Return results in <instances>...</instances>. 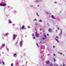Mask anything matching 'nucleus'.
<instances>
[{
  "mask_svg": "<svg viewBox=\"0 0 66 66\" xmlns=\"http://www.w3.org/2000/svg\"><path fill=\"white\" fill-rule=\"evenodd\" d=\"M44 37H45V38H42V39H43V40H45V39H46V35H45V34H44Z\"/></svg>",
  "mask_w": 66,
  "mask_h": 66,
  "instance_id": "1",
  "label": "nucleus"
},
{
  "mask_svg": "<svg viewBox=\"0 0 66 66\" xmlns=\"http://www.w3.org/2000/svg\"><path fill=\"white\" fill-rule=\"evenodd\" d=\"M15 37H16V35L14 34L13 35V39H15Z\"/></svg>",
  "mask_w": 66,
  "mask_h": 66,
  "instance_id": "2",
  "label": "nucleus"
},
{
  "mask_svg": "<svg viewBox=\"0 0 66 66\" xmlns=\"http://www.w3.org/2000/svg\"><path fill=\"white\" fill-rule=\"evenodd\" d=\"M36 37H38L39 36V35L37 34V32H36Z\"/></svg>",
  "mask_w": 66,
  "mask_h": 66,
  "instance_id": "3",
  "label": "nucleus"
},
{
  "mask_svg": "<svg viewBox=\"0 0 66 66\" xmlns=\"http://www.w3.org/2000/svg\"><path fill=\"white\" fill-rule=\"evenodd\" d=\"M20 47H21L22 46V41H20Z\"/></svg>",
  "mask_w": 66,
  "mask_h": 66,
  "instance_id": "4",
  "label": "nucleus"
},
{
  "mask_svg": "<svg viewBox=\"0 0 66 66\" xmlns=\"http://www.w3.org/2000/svg\"><path fill=\"white\" fill-rule=\"evenodd\" d=\"M48 31L49 32H52V29H48Z\"/></svg>",
  "mask_w": 66,
  "mask_h": 66,
  "instance_id": "5",
  "label": "nucleus"
},
{
  "mask_svg": "<svg viewBox=\"0 0 66 66\" xmlns=\"http://www.w3.org/2000/svg\"><path fill=\"white\" fill-rule=\"evenodd\" d=\"M52 17L53 19H55V18H54V16L53 15H52Z\"/></svg>",
  "mask_w": 66,
  "mask_h": 66,
  "instance_id": "6",
  "label": "nucleus"
},
{
  "mask_svg": "<svg viewBox=\"0 0 66 66\" xmlns=\"http://www.w3.org/2000/svg\"><path fill=\"white\" fill-rule=\"evenodd\" d=\"M6 3L3 4V6H6Z\"/></svg>",
  "mask_w": 66,
  "mask_h": 66,
  "instance_id": "7",
  "label": "nucleus"
},
{
  "mask_svg": "<svg viewBox=\"0 0 66 66\" xmlns=\"http://www.w3.org/2000/svg\"><path fill=\"white\" fill-rule=\"evenodd\" d=\"M24 28H25V27H24V26H23L22 27V29H24Z\"/></svg>",
  "mask_w": 66,
  "mask_h": 66,
  "instance_id": "8",
  "label": "nucleus"
},
{
  "mask_svg": "<svg viewBox=\"0 0 66 66\" xmlns=\"http://www.w3.org/2000/svg\"><path fill=\"white\" fill-rule=\"evenodd\" d=\"M55 40H56L57 41V42H58V43L59 42V40L57 39H56V38H55Z\"/></svg>",
  "mask_w": 66,
  "mask_h": 66,
  "instance_id": "9",
  "label": "nucleus"
},
{
  "mask_svg": "<svg viewBox=\"0 0 66 66\" xmlns=\"http://www.w3.org/2000/svg\"><path fill=\"white\" fill-rule=\"evenodd\" d=\"M5 44H3V47H5Z\"/></svg>",
  "mask_w": 66,
  "mask_h": 66,
  "instance_id": "10",
  "label": "nucleus"
},
{
  "mask_svg": "<svg viewBox=\"0 0 66 66\" xmlns=\"http://www.w3.org/2000/svg\"><path fill=\"white\" fill-rule=\"evenodd\" d=\"M0 6H3V4H2V3L0 4Z\"/></svg>",
  "mask_w": 66,
  "mask_h": 66,
  "instance_id": "11",
  "label": "nucleus"
},
{
  "mask_svg": "<svg viewBox=\"0 0 66 66\" xmlns=\"http://www.w3.org/2000/svg\"><path fill=\"white\" fill-rule=\"evenodd\" d=\"M50 66H53V64L52 63H51Z\"/></svg>",
  "mask_w": 66,
  "mask_h": 66,
  "instance_id": "12",
  "label": "nucleus"
},
{
  "mask_svg": "<svg viewBox=\"0 0 66 66\" xmlns=\"http://www.w3.org/2000/svg\"><path fill=\"white\" fill-rule=\"evenodd\" d=\"M9 23H12V21H9Z\"/></svg>",
  "mask_w": 66,
  "mask_h": 66,
  "instance_id": "13",
  "label": "nucleus"
},
{
  "mask_svg": "<svg viewBox=\"0 0 66 66\" xmlns=\"http://www.w3.org/2000/svg\"><path fill=\"white\" fill-rule=\"evenodd\" d=\"M54 66H58V65L56 64H54Z\"/></svg>",
  "mask_w": 66,
  "mask_h": 66,
  "instance_id": "14",
  "label": "nucleus"
},
{
  "mask_svg": "<svg viewBox=\"0 0 66 66\" xmlns=\"http://www.w3.org/2000/svg\"><path fill=\"white\" fill-rule=\"evenodd\" d=\"M53 59L54 62H56V60H55V59L53 58Z\"/></svg>",
  "mask_w": 66,
  "mask_h": 66,
  "instance_id": "15",
  "label": "nucleus"
},
{
  "mask_svg": "<svg viewBox=\"0 0 66 66\" xmlns=\"http://www.w3.org/2000/svg\"><path fill=\"white\" fill-rule=\"evenodd\" d=\"M2 63H3V65H4V62L3 61H2Z\"/></svg>",
  "mask_w": 66,
  "mask_h": 66,
  "instance_id": "16",
  "label": "nucleus"
},
{
  "mask_svg": "<svg viewBox=\"0 0 66 66\" xmlns=\"http://www.w3.org/2000/svg\"><path fill=\"white\" fill-rule=\"evenodd\" d=\"M37 24H37V23H35V25H36V26H37Z\"/></svg>",
  "mask_w": 66,
  "mask_h": 66,
  "instance_id": "17",
  "label": "nucleus"
},
{
  "mask_svg": "<svg viewBox=\"0 0 66 66\" xmlns=\"http://www.w3.org/2000/svg\"><path fill=\"white\" fill-rule=\"evenodd\" d=\"M36 45L37 46H38V47H39V46L38 45V44L36 43Z\"/></svg>",
  "mask_w": 66,
  "mask_h": 66,
  "instance_id": "18",
  "label": "nucleus"
},
{
  "mask_svg": "<svg viewBox=\"0 0 66 66\" xmlns=\"http://www.w3.org/2000/svg\"><path fill=\"white\" fill-rule=\"evenodd\" d=\"M59 53V54H61V55H62V54H62V53Z\"/></svg>",
  "mask_w": 66,
  "mask_h": 66,
  "instance_id": "19",
  "label": "nucleus"
},
{
  "mask_svg": "<svg viewBox=\"0 0 66 66\" xmlns=\"http://www.w3.org/2000/svg\"><path fill=\"white\" fill-rule=\"evenodd\" d=\"M11 66H13V63H12L11 64Z\"/></svg>",
  "mask_w": 66,
  "mask_h": 66,
  "instance_id": "20",
  "label": "nucleus"
},
{
  "mask_svg": "<svg viewBox=\"0 0 66 66\" xmlns=\"http://www.w3.org/2000/svg\"><path fill=\"white\" fill-rule=\"evenodd\" d=\"M39 21L40 22H42V20H39Z\"/></svg>",
  "mask_w": 66,
  "mask_h": 66,
  "instance_id": "21",
  "label": "nucleus"
},
{
  "mask_svg": "<svg viewBox=\"0 0 66 66\" xmlns=\"http://www.w3.org/2000/svg\"><path fill=\"white\" fill-rule=\"evenodd\" d=\"M34 20H35V21H37V19H34Z\"/></svg>",
  "mask_w": 66,
  "mask_h": 66,
  "instance_id": "22",
  "label": "nucleus"
},
{
  "mask_svg": "<svg viewBox=\"0 0 66 66\" xmlns=\"http://www.w3.org/2000/svg\"><path fill=\"white\" fill-rule=\"evenodd\" d=\"M56 38H59V37L57 36H56Z\"/></svg>",
  "mask_w": 66,
  "mask_h": 66,
  "instance_id": "23",
  "label": "nucleus"
},
{
  "mask_svg": "<svg viewBox=\"0 0 66 66\" xmlns=\"http://www.w3.org/2000/svg\"><path fill=\"white\" fill-rule=\"evenodd\" d=\"M47 64H50V62H48L47 63Z\"/></svg>",
  "mask_w": 66,
  "mask_h": 66,
  "instance_id": "24",
  "label": "nucleus"
},
{
  "mask_svg": "<svg viewBox=\"0 0 66 66\" xmlns=\"http://www.w3.org/2000/svg\"><path fill=\"white\" fill-rule=\"evenodd\" d=\"M53 47L54 48H55V46H53Z\"/></svg>",
  "mask_w": 66,
  "mask_h": 66,
  "instance_id": "25",
  "label": "nucleus"
},
{
  "mask_svg": "<svg viewBox=\"0 0 66 66\" xmlns=\"http://www.w3.org/2000/svg\"><path fill=\"white\" fill-rule=\"evenodd\" d=\"M16 54H14V56H15V55H16Z\"/></svg>",
  "mask_w": 66,
  "mask_h": 66,
  "instance_id": "26",
  "label": "nucleus"
},
{
  "mask_svg": "<svg viewBox=\"0 0 66 66\" xmlns=\"http://www.w3.org/2000/svg\"><path fill=\"white\" fill-rule=\"evenodd\" d=\"M8 34H5V35H6V36H7V35Z\"/></svg>",
  "mask_w": 66,
  "mask_h": 66,
  "instance_id": "27",
  "label": "nucleus"
},
{
  "mask_svg": "<svg viewBox=\"0 0 66 66\" xmlns=\"http://www.w3.org/2000/svg\"><path fill=\"white\" fill-rule=\"evenodd\" d=\"M35 38V37H33V39H34Z\"/></svg>",
  "mask_w": 66,
  "mask_h": 66,
  "instance_id": "28",
  "label": "nucleus"
},
{
  "mask_svg": "<svg viewBox=\"0 0 66 66\" xmlns=\"http://www.w3.org/2000/svg\"><path fill=\"white\" fill-rule=\"evenodd\" d=\"M32 36H33V37H34V34H32Z\"/></svg>",
  "mask_w": 66,
  "mask_h": 66,
  "instance_id": "29",
  "label": "nucleus"
},
{
  "mask_svg": "<svg viewBox=\"0 0 66 66\" xmlns=\"http://www.w3.org/2000/svg\"><path fill=\"white\" fill-rule=\"evenodd\" d=\"M63 66H65V64L63 63Z\"/></svg>",
  "mask_w": 66,
  "mask_h": 66,
  "instance_id": "30",
  "label": "nucleus"
},
{
  "mask_svg": "<svg viewBox=\"0 0 66 66\" xmlns=\"http://www.w3.org/2000/svg\"><path fill=\"white\" fill-rule=\"evenodd\" d=\"M37 16H38V17L39 16V15L38 14H37Z\"/></svg>",
  "mask_w": 66,
  "mask_h": 66,
  "instance_id": "31",
  "label": "nucleus"
},
{
  "mask_svg": "<svg viewBox=\"0 0 66 66\" xmlns=\"http://www.w3.org/2000/svg\"><path fill=\"white\" fill-rule=\"evenodd\" d=\"M28 28H30V26H28Z\"/></svg>",
  "mask_w": 66,
  "mask_h": 66,
  "instance_id": "32",
  "label": "nucleus"
},
{
  "mask_svg": "<svg viewBox=\"0 0 66 66\" xmlns=\"http://www.w3.org/2000/svg\"><path fill=\"white\" fill-rule=\"evenodd\" d=\"M54 3H56V2H54Z\"/></svg>",
  "mask_w": 66,
  "mask_h": 66,
  "instance_id": "33",
  "label": "nucleus"
},
{
  "mask_svg": "<svg viewBox=\"0 0 66 66\" xmlns=\"http://www.w3.org/2000/svg\"><path fill=\"white\" fill-rule=\"evenodd\" d=\"M20 35L21 36H22V35Z\"/></svg>",
  "mask_w": 66,
  "mask_h": 66,
  "instance_id": "34",
  "label": "nucleus"
},
{
  "mask_svg": "<svg viewBox=\"0 0 66 66\" xmlns=\"http://www.w3.org/2000/svg\"><path fill=\"white\" fill-rule=\"evenodd\" d=\"M57 29H58V30H59V28H57Z\"/></svg>",
  "mask_w": 66,
  "mask_h": 66,
  "instance_id": "35",
  "label": "nucleus"
},
{
  "mask_svg": "<svg viewBox=\"0 0 66 66\" xmlns=\"http://www.w3.org/2000/svg\"><path fill=\"white\" fill-rule=\"evenodd\" d=\"M43 47V45L41 46V47Z\"/></svg>",
  "mask_w": 66,
  "mask_h": 66,
  "instance_id": "36",
  "label": "nucleus"
},
{
  "mask_svg": "<svg viewBox=\"0 0 66 66\" xmlns=\"http://www.w3.org/2000/svg\"><path fill=\"white\" fill-rule=\"evenodd\" d=\"M47 36H48V34H47Z\"/></svg>",
  "mask_w": 66,
  "mask_h": 66,
  "instance_id": "37",
  "label": "nucleus"
},
{
  "mask_svg": "<svg viewBox=\"0 0 66 66\" xmlns=\"http://www.w3.org/2000/svg\"><path fill=\"white\" fill-rule=\"evenodd\" d=\"M36 14H37V15L38 14H37V13H36Z\"/></svg>",
  "mask_w": 66,
  "mask_h": 66,
  "instance_id": "38",
  "label": "nucleus"
},
{
  "mask_svg": "<svg viewBox=\"0 0 66 66\" xmlns=\"http://www.w3.org/2000/svg\"><path fill=\"white\" fill-rule=\"evenodd\" d=\"M40 43H42V42H40Z\"/></svg>",
  "mask_w": 66,
  "mask_h": 66,
  "instance_id": "39",
  "label": "nucleus"
},
{
  "mask_svg": "<svg viewBox=\"0 0 66 66\" xmlns=\"http://www.w3.org/2000/svg\"><path fill=\"white\" fill-rule=\"evenodd\" d=\"M63 56H64V54H63Z\"/></svg>",
  "mask_w": 66,
  "mask_h": 66,
  "instance_id": "40",
  "label": "nucleus"
},
{
  "mask_svg": "<svg viewBox=\"0 0 66 66\" xmlns=\"http://www.w3.org/2000/svg\"><path fill=\"white\" fill-rule=\"evenodd\" d=\"M47 24H48V23H47Z\"/></svg>",
  "mask_w": 66,
  "mask_h": 66,
  "instance_id": "41",
  "label": "nucleus"
},
{
  "mask_svg": "<svg viewBox=\"0 0 66 66\" xmlns=\"http://www.w3.org/2000/svg\"><path fill=\"white\" fill-rule=\"evenodd\" d=\"M49 26V25H48Z\"/></svg>",
  "mask_w": 66,
  "mask_h": 66,
  "instance_id": "42",
  "label": "nucleus"
}]
</instances>
